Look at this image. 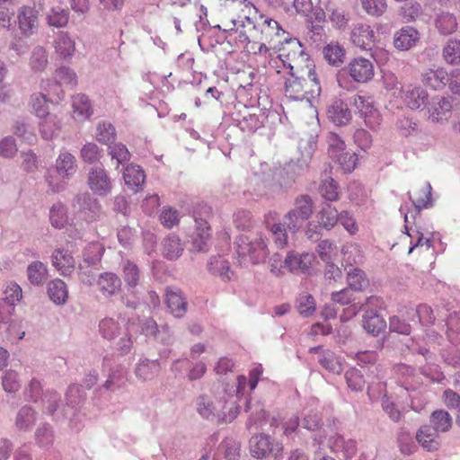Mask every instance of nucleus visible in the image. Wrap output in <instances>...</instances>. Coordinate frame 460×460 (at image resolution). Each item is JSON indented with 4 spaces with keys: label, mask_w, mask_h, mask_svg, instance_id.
I'll use <instances>...</instances> for the list:
<instances>
[{
    "label": "nucleus",
    "mask_w": 460,
    "mask_h": 460,
    "mask_svg": "<svg viewBox=\"0 0 460 460\" xmlns=\"http://www.w3.org/2000/svg\"><path fill=\"white\" fill-rule=\"evenodd\" d=\"M236 252L241 262L249 260L252 263L263 261L269 254L267 237L263 233L240 234L235 241Z\"/></svg>",
    "instance_id": "f257e3e1"
},
{
    "label": "nucleus",
    "mask_w": 460,
    "mask_h": 460,
    "mask_svg": "<svg viewBox=\"0 0 460 460\" xmlns=\"http://www.w3.org/2000/svg\"><path fill=\"white\" fill-rule=\"evenodd\" d=\"M288 75L284 77V92L285 95L295 101L309 100L308 94L311 96L319 95L321 92L320 84L314 71H308V80L311 83V88L307 89V82L305 79L297 75L293 70L294 67L288 65Z\"/></svg>",
    "instance_id": "f03ea898"
},
{
    "label": "nucleus",
    "mask_w": 460,
    "mask_h": 460,
    "mask_svg": "<svg viewBox=\"0 0 460 460\" xmlns=\"http://www.w3.org/2000/svg\"><path fill=\"white\" fill-rule=\"evenodd\" d=\"M56 172L59 179L50 171L45 175L49 189L53 193H58L66 189L67 181L75 173L77 169L75 157L67 151H62L56 159Z\"/></svg>",
    "instance_id": "7ed1b4c3"
},
{
    "label": "nucleus",
    "mask_w": 460,
    "mask_h": 460,
    "mask_svg": "<svg viewBox=\"0 0 460 460\" xmlns=\"http://www.w3.org/2000/svg\"><path fill=\"white\" fill-rule=\"evenodd\" d=\"M283 444L270 436L261 433L250 439L251 455L258 459L271 457L273 460L283 459Z\"/></svg>",
    "instance_id": "20e7f679"
},
{
    "label": "nucleus",
    "mask_w": 460,
    "mask_h": 460,
    "mask_svg": "<svg viewBox=\"0 0 460 460\" xmlns=\"http://www.w3.org/2000/svg\"><path fill=\"white\" fill-rule=\"evenodd\" d=\"M254 29L260 31V40L265 41L272 50H281L282 40L288 35V32L282 29L277 21L261 14V22L254 25ZM282 50L286 51L285 47Z\"/></svg>",
    "instance_id": "39448f33"
},
{
    "label": "nucleus",
    "mask_w": 460,
    "mask_h": 460,
    "mask_svg": "<svg viewBox=\"0 0 460 460\" xmlns=\"http://www.w3.org/2000/svg\"><path fill=\"white\" fill-rule=\"evenodd\" d=\"M218 399L212 396L202 394L197 398L196 406L199 414L207 420L217 422H231L234 420V411L226 413L219 409L217 404Z\"/></svg>",
    "instance_id": "423d86ee"
},
{
    "label": "nucleus",
    "mask_w": 460,
    "mask_h": 460,
    "mask_svg": "<svg viewBox=\"0 0 460 460\" xmlns=\"http://www.w3.org/2000/svg\"><path fill=\"white\" fill-rule=\"evenodd\" d=\"M351 104L357 109L365 125L371 129L376 128L381 123L379 111L374 106L373 98L366 94H356L351 98Z\"/></svg>",
    "instance_id": "0eeeda50"
},
{
    "label": "nucleus",
    "mask_w": 460,
    "mask_h": 460,
    "mask_svg": "<svg viewBox=\"0 0 460 460\" xmlns=\"http://www.w3.org/2000/svg\"><path fill=\"white\" fill-rule=\"evenodd\" d=\"M72 206L78 216L88 223L99 219L102 216L99 201L87 192L76 195Z\"/></svg>",
    "instance_id": "6e6552de"
},
{
    "label": "nucleus",
    "mask_w": 460,
    "mask_h": 460,
    "mask_svg": "<svg viewBox=\"0 0 460 460\" xmlns=\"http://www.w3.org/2000/svg\"><path fill=\"white\" fill-rule=\"evenodd\" d=\"M264 223L267 230L271 234L273 243L278 248H285L288 243V229L279 221L276 211H269L264 216Z\"/></svg>",
    "instance_id": "1a4fd4ad"
},
{
    "label": "nucleus",
    "mask_w": 460,
    "mask_h": 460,
    "mask_svg": "<svg viewBox=\"0 0 460 460\" xmlns=\"http://www.w3.org/2000/svg\"><path fill=\"white\" fill-rule=\"evenodd\" d=\"M315 262L314 254L309 252L299 254L296 252H289L284 260L286 269L296 274H309Z\"/></svg>",
    "instance_id": "9d476101"
},
{
    "label": "nucleus",
    "mask_w": 460,
    "mask_h": 460,
    "mask_svg": "<svg viewBox=\"0 0 460 460\" xmlns=\"http://www.w3.org/2000/svg\"><path fill=\"white\" fill-rule=\"evenodd\" d=\"M347 71L353 81L365 84L372 80L375 68L372 61L365 58H355L347 66Z\"/></svg>",
    "instance_id": "9b49d317"
},
{
    "label": "nucleus",
    "mask_w": 460,
    "mask_h": 460,
    "mask_svg": "<svg viewBox=\"0 0 460 460\" xmlns=\"http://www.w3.org/2000/svg\"><path fill=\"white\" fill-rule=\"evenodd\" d=\"M88 185L91 190L101 197L107 196L112 190V182L103 167L96 166L88 174Z\"/></svg>",
    "instance_id": "f8f14e48"
},
{
    "label": "nucleus",
    "mask_w": 460,
    "mask_h": 460,
    "mask_svg": "<svg viewBox=\"0 0 460 460\" xmlns=\"http://www.w3.org/2000/svg\"><path fill=\"white\" fill-rule=\"evenodd\" d=\"M350 40L355 47L362 50H370L375 45L376 33L370 25L358 22L351 29Z\"/></svg>",
    "instance_id": "ddd939ff"
},
{
    "label": "nucleus",
    "mask_w": 460,
    "mask_h": 460,
    "mask_svg": "<svg viewBox=\"0 0 460 460\" xmlns=\"http://www.w3.org/2000/svg\"><path fill=\"white\" fill-rule=\"evenodd\" d=\"M399 96L408 108L419 110L426 104L429 94L420 85L407 84L402 87Z\"/></svg>",
    "instance_id": "4468645a"
},
{
    "label": "nucleus",
    "mask_w": 460,
    "mask_h": 460,
    "mask_svg": "<svg viewBox=\"0 0 460 460\" xmlns=\"http://www.w3.org/2000/svg\"><path fill=\"white\" fill-rule=\"evenodd\" d=\"M328 447L340 459H351L357 453L356 441L350 438L345 439L339 434L330 436Z\"/></svg>",
    "instance_id": "2eb2a0df"
},
{
    "label": "nucleus",
    "mask_w": 460,
    "mask_h": 460,
    "mask_svg": "<svg viewBox=\"0 0 460 460\" xmlns=\"http://www.w3.org/2000/svg\"><path fill=\"white\" fill-rule=\"evenodd\" d=\"M50 259L52 266L64 277L70 276L75 269V260L67 249H55Z\"/></svg>",
    "instance_id": "dca6fc26"
},
{
    "label": "nucleus",
    "mask_w": 460,
    "mask_h": 460,
    "mask_svg": "<svg viewBox=\"0 0 460 460\" xmlns=\"http://www.w3.org/2000/svg\"><path fill=\"white\" fill-rule=\"evenodd\" d=\"M75 40L67 31H59L56 34L52 46L55 54L63 60L71 59L76 50Z\"/></svg>",
    "instance_id": "f3484780"
},
{
    "label": "nucleus",
    "mask_w": 460,
    "mask_h": 460,
    "mask_svg": "<svg viewBox=\"0 0 460 460\" xmlns=\"http://www.w3.org/2000/svg\"><path fill=\"white\" fill-rule=\"evenodd\" d=\"M18 24L22 34L25 37L33 35L39 26L38 12L29 6H22L18 12Z\"/></svg>",
    "instance_id": "a211bd4d"
},
{
    "label": "nucleus",
    "mask_w": 460,
    "mask_h": 460,
    "mask_svg": "<svg viewBox=\"0 0 460 460\" xmlns=\"http://www.w3.org/2000/svg\"><path fill=\"white\" fill-rule=\"evenodd\" d=\"M452 110V102L448 98H438L429 107V119L433 122L443 123L451 118Z\"/></svg>",
    "instance_id": "6ab92c4d"
},
{
    "label": "nucleus",
    "mask_w": 460,
    "mask_h": 460,
    "mask_svg": "<svg viewBox=\"0 0 460 460\" xmlns=\"http://www.w3.org/2000/svg\"><path fill=\"white\" fill-rule=\"evenodd\" d=\"M161 370L158 359L151 360L146 358H140L136 364L134 373L136 377L142 382L153 380Z\"/></svg>",
    "instance_id": "aec40b11"
},
{
    "label": "nucleus",
    "mask_w": 460,
    "mask_h": 460,
    "mask_svg": "<svg viewBox=\"0 0 460 460\" xmlns=\"http://www.w3.org/2000/svg\"><path fill=\"white\" fill-rule=\"evenodd\" d=\"M419 40V31L411 26H405L394 33V44L397 49L408 50L414 47Z\"/></svg>",
    "instance_id": "412c9836"
},
{
    "label": "nucleus",
    "mask_w": 460,
    "mask_h": 460,
    "mask_svg": "<svg viewBox=\"0 0 460 460\" xmlns=\"http://www.w3.org/2000/svg\"><path fill=\"white\" fill-rule=\"evenodd\" d=\"M168 308L175 317H181L187 310V301L181 291L177 288H168L165 293Z\"/></svg>",
    "instance_id": "4be33fe9"
},
{
    "label": "nucleus",
    "mask_w": 460,
    "mask_h": 460,
    "mask_svg": "<svg viewBox=\"0 0 460 460\" xmlns=\"http://www.w3.org/2000/svg\"><path fill=\"white\" fill-rule=\"evenodd\" d=\"M327 116L337 126H344L351 119V112L342 100H335L328 107Z\"/></svg>",
    "instance_id": "5701e85b"
},
{
    "label": "nucleus",
    "mask_w": 460,
    "mask_h": 460,
    "mask_svg": "<svg viewBox=\"0 0 460 460\" xmlns=\"http://www.w3.org/2000/svg\"><path fill=\"white\" fill-rule=\"evenodd\" d=\"M72 108L73 118L78 122L85 121L93 112L92 103L84 94H76L73 97Z\"/></svg>",
    "instance_id": "b1692460"
},
{
    "label": "nucleus",
    "mask_w": 460,
    "mask_h": 460,
    "mask_svg": "<svg viewBox=\"0 0 460 460\" xmlns=\"http://www.w3.org/2000/svg\"><path fill=\"white\" fill-rule=\"evenodd\" d=\"M447 77V72L443 67L428 68L421 74L422 83L434 90L443 89L447 85L446 80Z\"/></svg>",
    "instance_id": "393cba45"
},
{
    "label": "nucleus",
    "mask_w": 460,
    "mask_h": 460,
    "mask_svg": "<svg viewBox=\"0 0 460 460\" xmlns=\"http://www.w3.org/2000/svg\"><path fill=\"white\" fill-rule=\"evenodd\" d=\"M196 234L192 240V246L198 252H207L210 241V227L201 218H195Z\"/></svg>",
    "instance_id": "a878e982"
},
{
    "label": "nucleus",
    "mask_w": 460,
    "mask_h": 460,
    "mask_svg": "<svg viewBox=\"0 0 460 460\" xmlns=\"http://www.w3.org/2000/svg\"><path fill=\"white\" fill-rule=\"evenodd\" d=\"M123 179L128 188L137 191L142 188L146 175L139 165L130 164L124 168Z\"/></svg>",
    "instance_id": "bb28decb"
},
{
    "label": "nucleus",
    "mask_w": 460,
    "mask_h": 460,
    "mask_svg": "<svg viewBox=\"0 0 460 460\" xmlns=\"http://www.w3.org/2000/svg\"><path fill=\"white\" fill-rule=\"evenodd\" d=\"M37 412L31 406H22L17 412L14 426L19 431H29L36 423Z\"/></svg>",
    "instance_id": "cd10ccee"
},
{
    "label": "nucleus",
    "mask_w": 460,
    "mask_h": 460,
    "mask_svg": "<svg viewBox=\"0 0 460 460\" xmlns=\"http://www.w3.org/2000/svg\"><path fill=\"white\" fill-rule=\"evenodd\" d=\"M47 292L50 300L61 305L66 303L68 289L66 284L60 279H55L48 283Z\"/></svg>",
    "instance_id": "c85d7f7f"
},
{
    "label": "nucleus",
    "mask_w": 460,
    "mask_h": 460,
    "mask_svg": "<svg viewBox=\"0 0 460 460\" xmlns=\"http://www.w3.org/2000/svg\"><path fill=\"white\" fill-rule=\"evenodd\" d=\"M97 285L104 296H110L119 291L121 280L115 273L105 272L100 275Z\"/></svg>",
    "instance_id": "c756f323"
},
{
    "label": "nucleus",
    "mask_w": 460,
    "mask_h": 460,
    "mask_svg": "<svg viewBox=\"0 0 460 460\" xmlns=\"http://www.w3.org/2000/svg\"><path fill=\"white\" fill-rule=\"evenodd\" d=\"M26 272L28 280L34 286H42L49 277L47 265L40 261H31L28 265Z\"/></svg>",
    "instance_id": "7c9ffc66"
},
{
    "label": "nucleus",
    "mask_w": 460,
    "mask_h": 460,
    "mask_svg": "<svg viewBox=\"0 0 460 460\" xmlns=\"http://www.w3.org/2000/svg\"><path fill=\"white\" fill-rule=\"evenodd\" d=\"M416 439L419 444L428 451L438 449L439 442L438 440V432L429 426L421 427L416 434Z\"/></svg>",
    "instance_id": "2f4dec72"
},
{
    "label": "nucleus",
    "mask_w": 460,
    "mask_h": 460,
    "mask_svg": "<svg viewBox=\"0 0 460 460\" xmlns=\"http://www.w3.org/2000/svg\"><path fill=\"white\" fill-rule=\"evenodd\" d=\"M123 279L128 288H135L140 280V270L130 260H123L120 264Z\"/></svg>",
    "instance_id": "473e14b6"
},
{
    "label": "nucleus",
    "mask_w": 460,
    "mask_h": 460,
    "mask_svg": "<svg viewBox=\"0 0 460 460\" xmlns=\"http://www.w3.org/2000/svg\"><path fill=\"white\" fill-rule=\"evenodd\" d=\"M363 327L368 333L376 336L385 331L386 323L373 310H367L363 316Z\"/></svg>",
    "instance_id": "72a5a7b5"
},
{
    "label": "nucleus",
    "mask_w": 460,
    "mask_h": 460,
    "mask_svg": "<svg viewBox=\"0 0 460 460\" xmlns=\"http://www.w3.org/2000/svg\"><path fill=\"white\" fill-rule=\"evenodd\" d=\"M40 89L42 91L41 93H45L51 102H58L65 97L62 84L55 80V77L52 79L42 80L40 84Z\"/></svg>",
    "instance_id": "f704fd0d"
},
{
    "label": "nucleus",
    "mask_w": 460,
    "mask_h": 460,
    "mask_svg": "<svg viewBox=\"0 0 460 460\" xmlns=\"http://www.w3.org/2000/svg\"><path fill=\"white\" fill-rule=\"evenodd\" d=\"M12 130L16 137L29 145H33L37 141V136L33 128L24 119L16 120L13 126Z\"/></svg>",
    "instance_id": "c9c22d12"
},
{
    "label": "nucleus",
    "mask_w": 460,
    "mask_h": 460,
    "mask_svg": "<svg viewBox=\"0 0 460 460\" xmlns=\"http://www.w3.org/2000/svg\"><path fill=\"white\" fill-rule=\"evenodd\" d=\"M40 119L39 128L42 138L46 140L52 139L60 129V122L58 117L49 113V115Z\"/></svg>",
    "instance_id": "e433bc0d"
},
{
    "label": "nucleus",
    "mask_w": 460,
    "mask_h": 460,
    "mask_svg": "<svg viewBox=\"0 0 460 460\" xmlns=\"http://www.w3.org/2000/svg\"><path fill=\"white\" fill-rule=\"evenodd\" d=\"M320 365L332 374H341L343 370V360L330 350L324 351L318 359Z\"/></svg>",
    "instance_id": "4c0bfd02"
},
{
    "label": "nucleus",
    "mask_w": 460,
    "mask_h": 460,
    "mask_svg": "<svg viewBox=\"0 0 460 460\" xmlns=\"http://www.w3.org/2000/svg\"><path fill=\"white\" fill-rule=\"evenodd\" d=\"M94 137L101 144L109 146L116 140V129L111 122L101 121L96 125Z\"/></svg>",
    "instance_id": "58836bf2"
},
{
    "label": "nucleus",
    "mask_w": 460,
    "mask_h": 460,
    "mask_svg": "<svg viewBox=\"0 0 460 460\" xmlns=\"http://www.w3.org/2000/svg\"><path fill=\"white\" fill-rule=\"evenodd\" d=\"M49 221L53 227L61 229L68 224L66 207L60 203H55L49 209Z\"/></svg>",
    "instance_id": "ea45409f"
},
{
    "label": "nucleus",
    "mask_w": 460,
    "mask_h": 460,
    "mask_svg": "<svg viewBox=\"0 0 460 460\" xmlns=\"http://www.w3.org/2000/svg\"><path fill=\"white\" fill-rule=\"evenodd\" d=\"M183 252V246L178 236L168 235L163 242V253L169 260L178 259Z\"/></svg>",
    "instance_id": "a19ab883"
},
{
    "label": "nucleus",
    "mask_w": 460,
    "mask_h": 460,
    "mask_svg": "<svg viewBox=\"0 0 460 460\" xmlns=\"http://www.w3.org/2000/svg\"><path fill=\"white\" fill-rule=\"evenodd\" d=\"M359 4L366 14L374 18L383 16L388 7L387 0H359Z\"/></svg>",
    "instance_id": "79ce46f5"
},
{
    "label": "nucleus",
    "mask_w": 460,
    "mask_h": 460,
    "mask_svg": "<svg viewBox=\"0 0 460 460\" xmlns=\"http://www.w3.org/2000/svg\"><path fill=\"white\" fill-rule=\"evenodd\" d=\"M442 57L449 65H460V40H448L443 48Z\"/></svg>",
    "instance_id": "37998d69"
},
{
    "label": "nucleus",
    "mask_w": 460,
    "mask_h": 460,
    "mask_svg": "<svg viewBox=\"0 0 460 460\" xmlns=\"http://www.w3.org/2000/svg\"><path fill=\"white\" fill-rule=\"evenodd\" d=\"M208 267L212 274L218 275L224 281L229 280L233 275L228 261L220 256L211 258Z\"/></svg>",
    "instance_id": "c03bdc74"
},
{
    "label": "nucleus",
    "mask_w": 460,
    "mask_h": 460,
    "mask_svg": "<svg viewBox=\"0 0 460 460\" xmlns=\"http://www.w3.org/2000/svg\"><path fill=\"white\" fill-rule=\"evenodd\" d=\"M457 25L456 16L450 13H441L436 19V27L439 33L443 35L454 33L457 29Z\"/></svg>",
    "instance_id": "a18cd8bd"
},
{
    "label": "nucleus",
    "mask_w": 460,
    "mask_h": 460,
    "mask_svg": "<svg viewBox=\"0 0 460 460\" xmlns=\"http://www.w3.org/2000/svg\"><path fill=\"white\" fill-rule=\"evenodd\" d=\"M432 429L436 432H447L452 427V418L450 414L443 410L435 411L430 416Z\"/></svg>",
    "instance_id": "49530a36"
},
{
    "label": "nucleus",
    "mask_w": 460,
    "mask_h": 460,
    "mask_svg": "<svg viewBox=\"0 0 460 460\" xmlns=\"http://www.w3.org/2000/svg\"><path fill=\"white\" fill-rule=\"evenodd\" d=\"M49 63L48 54L46 49L41 46H36L31 50L30 56L29 65L32 71H43Z\"/></svg>",
    "instance_id": "de8ad7c7"
},
{
    "label": "nucleus",
    "mask_w": 460,
    "mask_h": 460,
    "mask_svg": "<svg viewBox=\"0 0 460 460\" xmlns=\"http://www.w3.org/2000/svg\"><path fill=\"white\" fill-rule=\"evenodd\" d=\"M121 331L119 323L112 317H106L99 323V332L107 340L116 338Z\"/></svg>",
    "instance_id": "09e8293b"
},
{
    "label": "nucleus",
    "mask_w": 460,
    "mask_h": 460,
    "mask_svg": "<svg viewBox=\"0 0 460 460\" xmlns=\"http://www.w3.org/2000/svg\"><path fill=\"white\" fill-rule=\"evenodd\" d=\"M291 210L301 216L305 220H308L314 211V202L312 198L308 195H300L296 197L294 202V208Z\"/></svg>",
    "instance_id": "8fccbe9b"
},
{
    "label": "nucleus",
    "mask_w": 460,
    "mask_h": 460,
    "mask_svg": "<svg viewBox=\"0 0 460 460\" xmlns=\"http://www.w3.org/2000/svg\"><path fill=\"white\" fill-rule=\"evenodd\" d=\"M339 213L332 205H325L318 213V222L326 229L332 228L339 220Z\"/></svg>",
    "instance_id": "3c124183"
},
{
    "label": "nucleus",
    "mask_w": 460,
    "mask_h": 460,
    "mask_svg": "<svg viewBox=\"0 0 460 460\" xmlns=\"http://www.w3.org/2000/svg\"><path fill=\"white\" fill-rule=\"evenodd\" d=\"M49 100L43 93H36L31 94L30 99V106L32 112L39 118H44L49 115L48 102Z\"/></svg>",
    "instance_id": "603ef678"
},
{
    "label": "nucleus",
    "mask_w": 460,
    "mask_h": 460,
    "mask_svg": "<svg viewBox=\"0 0 460 460\" xmlns=\"http://www.w3.org/2000/svg\"><path fill=\"white\" fill-rule=\"evenodd\" d=\"M108 154L111 157V160L117 161V168L120 164L129 161L131 156L124 144L115 141L108 146Z\"/></svg>",
    "instance_id": "864d4df0"
},
{
    "label": "nucleus",
    "mask_w": 460,
    "mask_h": 460,
    "mask_svg": "<svg viewBox=\"0 0 460 460\" xmlns=\"http://www.w3.org/2000/svg\"><path fill=\"white\" fill-rule=\"evenodd\" d=\"M325 59L333 66H339L343 62L345 51L339 43H330L323 49Z\"/></svg>",
    "instance_id": "5fc2aeb1"
},
{
    "label": "nucleus",
    "mask_w": 460,
    "mask_h": 460,
    "mask_svg": "<svg viewBox=\"0 0 460 460\" xmlns=\"http://www.w3.org/2000/svg\"><path fill=\"white\" fill-rule=\"evenodd\" d=\"M53 77H55V80L59 82L62 85L73 88L77 84V75L75 72L68 66H63L58 68L55 71Z\"/></svg>",
    "instance_id": "6e6d98bb"
},
{
    "label": "nucleus",
    "mask_w": 460,
    "mask_h": 460,
    "mask_svg": "<svg viewBox=\"0 0 460 460\" xmlns=\"http://www.w3.org/2000/svg\"><path fill=\"white\" fill-rule=\"evenodd\" d=\"M47 20L50 26L57 28L65 27L69 20V13L61 7H52L47 15Z\"/></svg>",
    "instance_id": "4d7b16f0"
},
{
    "label": "nucleus",
    "mask_w": 460,
    "mask_h": 460,
    "mask_svg": "<svg viewBox=\"0 0 460 460\" xmlns=\"http://www.w3.org/2000/svg\"><path fill=\"white\" fill-rule=\"evenodd\" d=\"M80 155L84 162L93 164L102 158V149H101L95 143L88 142L83 146Z\"/></svg>",
    "instance_id": "13d9d810"
},
{
    "label": "nucleus",
    "mask_w": 460,
    "mask_h": 460,
    "mask_svg": "<svg viewBox=\"0 0 460 460\" xmlns=\"http://www.w3.org/2000/svg\"><path fill=\"white\" fill-rule=\"evenodd\" d=\"M328 155L332 159L346 151L345 142L336 133L330 132L327 136Z\"/></svg>",
    "instance_id": "bf43d9fd"
},
{
    "label": "nucleus",
    "mask_w": 460,
    "mask_h": 460,
    "mask_svg": "<svg viewBox=\"0 0 460 460\" xmlns=\"http://www.w3.org/2000/svg\"><path fill=\"white\" fill-rule=\"evenodd\" d=\"M381 84L383 87L393 95L396 93L399 94L402 87L395 74L387 70L382 71Z\"/></svg>",
    "instance_id": "052dcab7"
},
{
    "label": "nucleus",
    "mask_w": 460,
    "mask_h": 460,
    "mask_svg": "<svg viewBox=\"0 0 460 460\" xmlns=\"http://www.w3.org/2000/svg\"><path fill=\"white\" fill-rule=\"evenodd\" d=\"M288 34L282 40V44L285 43L288 48L287 57L292 60L303 58L305 51L301 42L296 38H288Z\"/></svg>",
    "instance_id": "680f3d73"
},
{
    "label": "nucleus",
    "mask_w": 460,
    "mask_h": 460,
    "mask_svg": "<svg viewBox=\"0 0 460 460\" xmlns=\"http://www.w3.org/2000/svg\"><path fill=\"white\" fill-rule=\"evenodd\" d=\"M332 160L341 166L344 172H351L356 167L358 158L355 153L346 150Z\"/></svg>",
    "instance_id": "e2e57ef3"
},
{
    "label": "nucleus",
    "mask_w": 460,
    "mask_h": 460,
    "mask_svg": "<svg viewBox=\"0 0 460 460\" xmlns=\"http://www.w3.org/2000/svg\"><path fill=\"white\" fill-rule=\"evenodd\" d=\"M367 279L359 269H351L348 272V284L351 289L361 290L367 286Z\"/></svg>",
    "instance_id": "0e129e2a"
},
{
    "label": "nucleus",
    "mask_w": 460,
    "mask_h": 460,
    "mask_svg": "<svg viewBox=\"0 0 460 460\" xmlns=\"http://www.w3.org/2000/svg\"><path fill=\"white\" fill-rule=\"evenodd\" d=\"M35 439L36 443L42 447L52 445L54 434L51 426L49 424L40 426L35 432Z\"/></svg>",
    "instance_id": "69168bd1"
},
{
    "label": "nucleus",
    "mask_w": 460,
    "mask_h": 460,
    "mask_svg": "<svg viewBox=\"0 0 460 460\" xmlns=\"http://www.w3.org/2000/svg\"><path fill=\"white\" fill-rule=\"evenodd\" d=\"M305 218L301 216L296 214L291 209L284 215L282 222L287 226L290 234L296 233L300 228L303 227L304 224L306 222Z\"/></svg>",
    "instance_id": "338daca9"
},
{
    "label": "nucleus",
    "mask_w": 460,
    "mask_h": 460,
    "mask_svg": "<svg viewBox=\"0 0 460 460\" xmlns=\"http://www.w3.org/2000/svg\"><path fill=\"white\" fill-rule=\"evenodd\" d=\"M296 307L299 314L308 316L315 310V303L314 297L308 293H302L296 300Z\"/></svg>",
    "instance_id": "774afa93"
}]
</instances>
